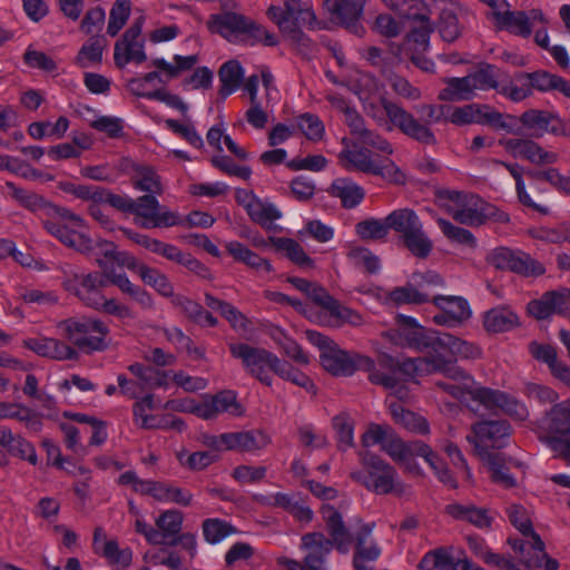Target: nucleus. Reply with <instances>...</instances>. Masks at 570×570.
Returning <instances> with one entry per match:
<instances>
[{"instance_id": "f257e3e1", "label": "nucleus", "mask_w": 570, "mask_h": 570, "mask_svg": "<svg viewBox=\"0 0 570 570\" xmlns=\"http://www.w3.org/2000/svg\"><path fill=\"white\" fill-rule=\"evenodd\" d=\"M6 187L19 205L39 215L50 235L80 253L92 248V242L86 235L85 220L79 215L48 202L41 195L20 188L12 181H7Z\"/></svg>"}, {"instance_id": "f03ea898", "label": "nucleus", "mask_w": 570, "mask_h": 570, "mask_svg": "<svg viewBox=\"0 0 570 570\" xmlns=\"http://www.w3.org/2000/svg\"><path fill=\"white\" fill-rule=\"evenodd\" d=\"M431 16L428 0H394V37L402 31L405 33L404 50L411 51L412 61L426 72L434 70V62L415 56V52L429 47L433 32Z\"/></svg>"}, {"instance_id": "7ed1b4c3", "label": "nucleus", "mask_w": 570, "mask_h": 570, "mask_svg": "<svg viewBox=\"0 0 570 570\" xmlns=\"http://www.w3.org/2000/svg\"><path fill=\"white\" fill-rule=\"evenodd\" d=\"M57 327L85 353L100 352L108 347V325L98 318L70 317L59 322Z\"/></svg>"}, {"instance_id": "20e7f679", "label": "nucleus", "mask_w": 570, "mask_h": 570, "mask_svg": "<svg viewBox=\"0 0 570 570\" xmlns=\"http://www.w3.org/2000/svg\"><path fill=\"white\" fill-rule=\"evenodd\" d=\"M306 336L308 342L320 350L323 368L335 376H351L358 364L371 363L367 357L342 350L332 338L317 331H306Z\"/></svg>"}, {"instance_id": "39448f33", "label": "nucleus", "mask_w": 570, "mask_h": 570, "mask_svg": "<svg viewBox=\"0 0 570 570\" xmlns=\"http://www.w3.org/2000/svg\"><path fill=\"white\" fill-rule=\"evenodd\" d=\"M511 425L505 420H484L476 422L466 435V441L473 445L479 459L501 454L491 450L505 448L511 438Z\"/></svg>"}, {"instance_id": "423d86ee", "label": "nucleus", "mask_w": 570, "mask_h": 570, "mask_svg": "<svg viewBox=\"0 0 570 570\" xmlns=\"http://www.w3.org/2000/svg\"><path fill=\"white\" fill-rule=\"evenodd\" d=\"M230 354L239 358L245 370L263 384L271 386L273 383L269 371L275 373L281 358L274 353L245 343L229 344Z\"/></svg>"}, {"instance_id": "0eeeda50", "label": "nucleus", "mask_w": 570, "mask_h": 570, "mask_svg": "<svg viewBox=\"0 0 570 570\" xmlns=\"http://www.w3.org/2000/svg\"><path fill=\"white\" fill-rule=\"evenodd\" d=\"M452 217L455 222L472 227L484 225L488 220L500 224L510 222L507 213L472 193L466 194Z\"/></svg>"}, {"instance_id": "6e6552de", "label": "nucleus", "mask_w": 570, "mask_h": 570, "mask_svg": "<svg viewBox=\"0 0 570 570\" xmlns=\"http://www.w3.org/2000/svg\"><path fill=\"white\" fill-rule=\"evenodd\" d=\"M158 195L146 194L134 198L131 213L135 223L144 228L173 227L180 224L179 214L160 205Z\"/></svg>"}, {"instance_id": "1a4fd4ad", "label": "nucleus", "mask_w": 570, "mask_h": 570, "mask_svg": "<svg viewBox=\"0 0 570 570\" xmlns=\"http://www.w3.org/2000/svg\"><path fill=\"white\" fill-rule=\"evenodd\" d=\"M394 345L413 348L417 352H433L439 331L425 328L414 317L404 314L394 316Z\"/></svg>"}, {"instance_id": "9d476101", "label": "nucleus", "mask_w": 570, "mask_h": 570, "mask_svg": "<svg viewBox=\"0 0 570 570\" xmlns=\"http://www.w3.org/2000/svg\"><path fill=\"white\" fill-rule=\"evenodd\" d=\"M507 118L514 119L513 116L504 115L489 105L450 106L449 122L456 126L478 124L511 131L510 125L505 121Z\"/></svg>"}, {"instance_id": "9b49d317", "label": "nucleus", "mask_w": 570, "mask_h": 570, "mask_svg": "<svg viewBox=\"0 0 570 570\" xmlns=\"http://www.w3.org/2000/svg\"><path fill=\"white\" fill-rule=\"evenodd\" d=\"M266 14L284 36L297 26L313 28L316 23V14L313 8L302 0H286L283 6H269Z\"/></svg>"}, {"instance_id": "f8f14e48", "label": "nucleus", "mask_w": 570, "mask_h": 570, "mask_svg": "<svg viewBox=\"0 0 570 570\" xmlns=\"http://www.w3.org/2000/svg\"><path fill=\"white\" fill-rule=\"evenodd\" d=\"M487 262L497 269L509 271L524 277H537L546 273V267L522 250L508 247L494 248L487 257Z\"/></svg>"}, {"instance_id": "ddd939ff", "label": "nucleus", "mask_w": 570, "mask_h": 570, "mask_svg": "<svg viewBox=\"0 0 570 570\" xmlns=\"http://www.w3.org/2000/svg\"><path fill=\"white\" fill-rule=\"evenodd\" d=\"M397 372L404 376L405 381L416 382L419 376L441 373L458 377L461 372L458 368H448L445 356L443 354L428 353L424 356L406 357L394 364V373Z\"/></svg>"}, {"instance_id": "4468645a", "label": "nucleus", "mask_w": 570, "mask_h": 570, "mask_svg": "<svg viewBox=\"0 0 570 570\" xmlns=\"http://www.w3.org/2000/svg\"><path fill=\"white\" fill-rule=\"evenodd\" d=\"M362 462L365 470L351 472V478L377 494L390 493L392 491V469L390 465L370 452L362 455Z\"/></svg>"}, {"instance_id": "2eb2a0df", "label": "nucleus", "mask_w": 570, "mask_h": 570, "mask_svg": "<svg viewBox=\"0 0 570 570\" xmlns=\"http://www.w3.org/2000/svg\"><path fill=\"white\" fill-rule=\"evenodd\" d=\"M431 302L439 309V313L432 317V322L438 326L455 328L463 325L472 316L470 304L462 296L435 295Z\"/></svg>"}, {"instance_id": "dca6fc26", "label": "nucleus", "mask_w": 570, "mask_h": 570, "mask_svg": "<svg viewBox=\"0 0 570 570\" xmlns=\"http://www.w3.org/2000/svg\"><path fill=\"white\" fill-rule=\"evenodd\" d=\"M116 168L121 174L130 177L132 187L136 190L153 195H161L164 193L161 177L155 167L136 161L130 157H121L117 161Z\"/></svg>"}, {"instance_id": "f3484780", "label": "nucleus", "mask_w": 570, "mask_h": 570, "mask_svg": "<svg viewBox=\"0 0 570 570\" xmlns=\"http://www.w3.org/2000/svg\"><path fill=\"white\" fill-rule=\"evenodd\" d=\"M519 120L534 138H540L547 132L570 137V124H564L556 114L547 110L529 109L520 116Z\"/></svg>"}, {"instance_id": "a211bd4d", "label": "nucleus", "mask_w": 570, "mask_h": 570, "mask_svg": "<svg viewBox=\"0 0 570 570\" xmlns=\"http://www.w3.org/2000/svg\"><path fill=\"white\" fill-rule=\"evenodd\" d=\"M142 30V20H136L115 43L114 59L118 67L122 68L129 62L141 63L146 61L144 41L139 40Z\"/></svg>"}, {"instance_id": "6ab92c4d", "label": "nucleus", "mask_w": 570, "mask_h": 570, "mask_svg": "<svg viewBox=\"0 0 570 570\" xmlns=\"http://www.w3.org/2000/svg\"><path fill=\"white\" fill-rule=\"evenodd\" d=\"M434 354H449L446 360L458 364V361H475L482 357L483 351L481 346L474 342L463 340L451 333L439 332Z\"/></svg>"}, {"instance_id": "aec40b11", "label": "nucleus", "mask_w": 570, "mask_h": 570, "mask_svg": "<svg viewBox=\"0 0 570 570\" xmlns=\"http://www.w3.org/2000/svg\"><path fill=\"white\" fill-rule=\"evenodd\" d=\"M110 282L106 275L98 273H89L81 275H73L65 282L66 288L72 292L83 304L94 308L98 306L101 301V289Z\"/></svg>"}, {"instance_id": "412c9836", "label": "nucleus", "mask_w": 570, "mask_h": 570, "mask_svg": "<svg viewBox=\"0 0 570 570\" xmlns=\"http://www.w3.org/2000/svg\"><path fill=\"white\" fill-rule=\"evenodd\" d=\"M537 23H547V19L541 10L532 9L530 11H511L508 9L505 12L499 14V19L494 24L498 29L507 30L512 35L528 38L532 33V27Z\"/></svg>"}, {"instance_id": "4be33fe9", "label": "nucleus", "mask_w": 570, "mask_h": 570, "mask_svg": "<svg viewBox=\"0 0 570 570\" xmlns=\"http://www.w3.org/2000/svg\"><path fill=\"white\" fill-rule=\"evenodd\" d=\"M448 368H458L461 374L458 377H452L450 375H444L446 379L453 381L454 383H449L444 381H436L435 387L445 392L450 396L459 401H465L468 397L473 402L479 404L478 392L484 390L483 386H480L473 379V376L468 373L463 367L454 362L446 360Z\"/></svg>"}, {"instance_id": "5701e85b", "label": "nucleus", "mask_w": 570, "mask_h": 570, "mask_svg": "<svg viewBox=\"0 0 570 570\" xmlns=\"http://www.w3.org/2000/svg\"><path fill=\"white\" fill-rule=\"evenodd\" d=\"M500 144L514 158H522L538 166L553 165L559 159L557 153L548 151L530 139L510 138L500 140Z\"/></svg>"}, {"instance_id": "b1692460", "label": "nucleus", "mask_w": 570, "mask_h": 570, "mask_svg": "<svg viewBox=\"0 0 570 570\" xmlns=\"http://www.w3.org/2000/svg\"><path fill=\"white\" fill-rule=\"evenodd\" d=\"M268 443L269 438L259 430L223 433L213 442L217 449L239 452H254Z\"/></svg>"}, {"instance_id": "393cba45", "label": "nucleus", "mask_w": 570, "mask_h": 570, "mask_svg": "<svg viewBox=\"0 0 570 570\" xmlns=\"http://www.w3.org/2000/svg\"><path fill=\"white\" fill-rule=\"evenodd\" d=\"M569 289L549 291L538 299L528 303V313L537 320H546L552 314L569 315Z\"/></svg>"}, {"instance_id": "a878e982", "label": "nucleus", "mask_w": 570, "mask_h": 570, "mask_svg": "<svg viewBox=\"0 0 570 570\" xmlns=\"http://www.w3.org/2000/svg\"><path fill=\"white\" fill-rule=\"evenodd\" d=\"M476 395L479 396V406L487 410H501L519 421H524L529 416V411L523 403L501 391L484 387Z\"/></svg>"}, {"instance_id": "bb28decb", "label": "nucleus", "mask_w": 570, "mask_h": 570, "mask_svg": "<svg viewBox=\"0 0 570 570\" xmlns=\"http://www.w3.org/2000/svg\"><path fill=\"white\" fill-rule=\"evenodd\" d=\"M228 413L234 416H242L244 407L237 401V394L232 390H223L214 395L203 396V420H213Z\"/></svg>"}, {"instance_id": "cd10ccee", "label": "nucleus", "mask_w": 570, "mask_h": 570, "mask_svg": "<svg viewBox=\"0 0 570 570\" xmlns=\"http://www.w3.org/2000/svg\"><path fill=\"white\" fill-rule=\"evenodd\" d=\"M23 345L41 357L56 361H72L78 357L75 347L53 337L38 336L27 338L23 341Z\"/></svg>"}, {"instance_id": "c85d7f7f", "label": "nucleus", "mask_w": 570, "mask_h": 570, "mask_svg": "<svg viewBox=\"0 0 570 570\" xmlns=\"http://www.w3.org/2000/svg\"><path fill=\"white\" fill-rule=\"evenodd\" d=\"M302 548L306 551L307 570H327L326 558L333 548L330 539L320 532L307 533L302 538Z\"/></svg>"}, {"instance_id": "c756f323", "label": "nucleus", "mask_w": 570, "mask_h": 570, "mask_svg": "<svg viewBox=\"0 0 570 570\" xmlns=\"http://www.w3.org/2000/svg\"><path fill=\"white\" fill-rule=\"evenodd\" d=\"M340 163L346 170H358L374 175H384L387 168L382 161L372 156L371 151L363 147L346 148L340 153Z\"/></svg>"}, {"instance_id": "7c9ffc66", "label": "nucleus", "mask_w": 570, "mask_h": 570, "mask_svg": "<svg viewBox=\"0 0 570 570\" xmlns=\"http://www.w3.org/2000/svg\"><path fill=\"white\" fill-rule=\"evenodd\" d=\"M208 29L230 42H237L245 36L247 19L234 12L214 14L208 20Z\"/></svg>"}, {"instance_id": "2f4dec72", "label": "nucleus", "mask_w": 570, "mask_h": 570, "mask_svg": "<svg viewBox=\"0 0 570 570\" xmlns=\"http://www.w3.org/2000/svg\"><path fill=\"white\" fill-rule=\"evenodd\" d=\"M0 448L9 455L24 460L31 465L38 464L35 445L21 434L13 433L8 426H0Z\"/></svg>"}, {"instance_id": "473e14b6", "label": "nucleus", "mask_w": 570, "mask_h": 570, "mask_svg": "<svg viewBox=\"0 0 570 570\" xmlns=\"http://www.w3.org/2000/svg\"><path fill=\"white\" fill-rule=\"evenodd\" d=\"M482 324L488 333L499 334L517 328L520 318L509 305H498L484 312Z\"/></svg>"}, {"instance_id": "72a5a7b5", "label": "nucleus", "mask_w": 570, "mask_h": 570, "mask_svg": "<svg viewBox=\"0 0 570 570\" xmlns=\"http://www.w3.org/2000/svg\"><path fill=\"white\" fill-rule=\"evenodd\" d=\"M92 248L86 254L91 253L96 247L104 254V258H97V263L102 261L109 268H112L116 273H118L114 266L117 264L120 267H126L127 269L135 272L139 275L140 268L145 267V264L138 262V259L129 254L128 252H117L116 245L111 242L99 240L95 243L92 239Z\"/></svg>"}, {"instance_id": "f704fd0d", "label": "nucleus", "mask_w": 570, "mask_h": 570, "mask_svg": "<svg viewBox=\"0 0 570 570\" xmlns=\"http://www.w3.org/2000/svg\"><path fill=\"white\" fill-rule=\"evenodd\" d=\"M99 266L105 273L106 277L110 281V283L116 285L122 293L129 295L142 308H153L154 299L146 289L132 284L125 273H116L112 268H109L102 261H99Z\"/></svg>"}, {"instance_id": "c9c22d12", "label": "nucleus", "mask_w": 570, "mask_h": 570, "mask_svg": "<svg viewBox=\"0 0 570 570\" xmlns=\"http://www.w3.org/2000/svg\"><path fill=\"white\" fill-rule=\"evenodd\" d=\"M364 0H336L331 16L350 31L362 35L363 27L360 19L364 11Z\"/></svg>"}, {"instance_id": "e433bc0d", "label": "nucleus", "mask_w": 570, "mask_h": 570, "mask_svg": "<svg viewBox=\"0 0 570 570\" xmlns=\"http://www.w3.org/2000/svg\"><path fill=\"white\" fill-rule=\"evenodd\" d=\"M424 451H426V444L420 441L405 442L394 438V461L397 462L405 473L412 475L421 474V469L415 459L416 456H422Z\"/></svg>"}, {"instance_id": "4c0bfd02", "label": "nucleus", "mask_w": 570, "mask_h": 570, "mask_svg": "<svg viewBox=\"0 0 570 570\" xmlns=\"http://www.w3.org/2000/svg\"><path fill=\"white\" fill-rule=\"evenodd\" d=\"M226 252L235 262L242 263L256 271L258 274H269L274 271L272 263L253 252L249 247L238 240H230L225 244Z\"/></svg>"}, {"instance_id": "58836bf2", "label": "nucleus", "mask_w": 570, "mask_h": 570, "mask_svg": "<svg viewBox=\"0 0 570 570\" xmlns=\"http://www.w3.org/2000/svg\"><path fill=\"white\" fill-rule=\"evenodd\" d=\"M394 126H397L406 136L426 145L435 144L434 134L419 122L411 114L394 104Z\"/></svg>"}, {"instance_id": "ea45409f", "label": "nucleus", "mask_w": 570, "mask_h": 570, "mask_svg": "<svg viewBox=\"0 0 570 570\" xmlns=\"http://www.w3.org/2000/svg\"><path fill=\"white\" fill-rule=\"evenodd\" d=\"M445 512L453 519L469 522L479 529H489L493 521L488 509L479 508L472 503L453 502L445 507Z\"/></svg>"}, {"instance_id": "a19ab883", "label": "nucleus", "mask_w": 570, "mask_h": 570, "mask_svg": "<svg viewBox=\"0 0 570 570\" xmlns=\"http://www.w3.org/2000/svg\"><path fill=\"white\" fill-rule=\"evenodd\" d=\"M371 528L356 538L353 567L355 570H373V563L381 554V549L370 539Z\"/></svg>"}, {"instance_id": "79ce46f5", "label": "nucleus", "mask_w": 570, "mask_h": 570, "mask_svg": "<svg viewBox=\"0 0 570 570\" xmlns=\"http://www.w3.org/2000/svg\"><path fill=\"white\" fill-rule=\"evenodd\" d=\"M544 429L550 436H566L570 434V399L554 404L543 417Z\"/></svg>"}, {"instance_id": "37998d69", "label": "nucleus", "mask_w": 570, "mask_h": 570, "mask_svg": "<svg viewBox=\"0 0 570 570\" xmlns=\"http://www.w3.org/2000/svg\"><path fill=\"white\" fill-rule=\"evenodd\" d=\"M480 460L489 469L491 473V480L494 483L507 489L517 485L515 479L509 473V466H519L520 463H518V461L511 458H507L503 453L497 455H488Z\"/></svg>"}, {"instance_id": "c03bdc74", "label": "nucleus", "mask_w": 570, "mask_h": 570, "mask_svg": "<svg viewBox=\"0 0 570 570\" xmlns=\"http://www.w3.org/2000/svg\"><path fill=\"white\" fill-rule=\"evenodd\" d=\"M444 83L445 88L438 96L442 101H464L472 99L475 95V82L471 75L462 78H446Z\"/></svg>"}, {"instance_id": "a18cd8bd", "label": "nucleus", "mask_w": 570, "mask_h": 570, "mask_svg": "<svg viewBox=\"0 0 570 570\" xmlns=\"http://www.w3.org/2000/svg\"><path fill=\"white\" fill-rule=\"evenodd\" d=\"M331 195L340 198L344 208L352 209L363 202L365 190L350 178H336L331 185Z\"/></svg>"}, {"instance_id": "49530a36", "label": "nucleus", "mask_w": 570, "mask_h": 570, "mask_svg": "<svg viewBox=\"0 0 570 570\" xmlns=\"http://www.w3.org/2000/svg\"><path fill=\"white\" fill-rule=\"evenodd\" d=\"M323 515L332 537L331 541L335 543L340 552L346 553L351 544V537L344 525L341 513L335 508L326 505L323 509Z\"/></svg>"}, {"instance_id": "de8ad7c7", "label": "nucleus", "mask_w": 570, "mask_h": 570, "mask_svg": "<svg viewBox=\"0 0 570 570\" xmlns=\"http://www.w3.org/2000/svg\"><path fill=\"white\" fill-rule=\"evenodd\" d=\"M499 94L513 102H520L533 95L529 72H517L512 78L504 76Z\"/></svg>"}, {"instance_id": "09e8293b", "label": "nucleus", "mask_w": 570, "mask_h": 570, "mask_svg": "<svg viewBox=\"0 0 570 570\" xmlns=\"http://www.w3.org/2000/svg\"><path fill=\"white\" fill-rule=\"evenodd\" d=\"M244 68L237 60H229L222 65L218 77L220 81L219 96L226 99L234 94L244 79Z\"/></svg>"}, {"instance_id": "8fccbe9b", "label": "nucleus", "mask_w": 570, "mask_h": 570, "mask_svg": "<svg viewBox=\"0 0 570 570\" xmlns=\"http://www.w3.org/2000/svg\"><path fill=\"white\" fill-rule=\"evenodd\" d=\"M392 228V214L383 219L367 218L355 225L356 235L363 240H377L386 237Z\"/></svg>"}, {"instance_id": "3c124183", "label": "nucleus", "mask_w": 570, "mask_h": 570, "mask_svg": "<svg viewBox=\"0 0 570 570\" xmlns=\"http://www.w3.org/2000/svg\"><path fill=\"white\" fill-rule=\"evenodd\" d=\"M404 247L416 258L425 259L433 250V242L423 230V225L401 238Z\"/></svg>"}, {"instance_id": "603ef678", "label": "nucleus", "mask_w": 570, "mask_h": 570, "mask_svg": "<svg viewBox=\"0 0 570 570\" xmlns=\"http://www.w3.org/2000/svg\"><path fill=\"white\" fill-rule=\"evenodd\" d=\"M107 42L104 36H92L80 48L76 58L77 63L81 68H89L94 65L100 63Z\"/></svg>"}, {"instance_id": "864d4df0", "label": "nucleus", "mask_w": 570, "mask_h": 570, "mask_svg": "<svg viewBox=\"0 0 570 570\" xmlns=\"http://www.w3.org/2000/svg\"><path fill=\"white\" fill-rule=\"evenodd\" d=\"M272 244L301 267L312 268L314 261L306 254L299 243L287 237H272Z\"/></svg>"}, {"instance_id": "5fc2aeb1", "label": "nucleus", "mask_w": 570, "mask_h": 570, "mask_svg": "<svg viewBox=\"0 0 570 570\" xmlns=\"http://www.w3.org/2000/svg\"><path fill=\"white\" fill-rule=\"evenodd\" d=\"M153 253L161 255L169 261L181 264L190 271L198 272L205 269L204 265L191 255L185 254L177 246L164 243L159 239H157V245H155V248H153Z\"/></svg>"}, {"instance_id": "6e6d98bb", "label": "nucleus", "mask_w": 570, "mask_h": 570, "mask_svg": "<svg viewBox=\"0 0 570 570\" xmlns=\"http://www.w3.org/2000/svg\"><path fill=\"white\" fill-rule=\"evenodd\" d=\"M198 58L195 55L190 56H174V62H168L164 58H156L153 60V66L158 68L168 79L177 78L181 72L193 69L197 63Z\"/></svg>"}, {"instance_id": "4d7b16f0", "label": "nucleus", "mask_w": 570, "mask_h": 570, "mask_svg": "<svg viewBox=\"0 0 570 570\" xmlns=\"http://www.w3.org/2000/svg\"><path fill=\"white\" fill-rule=\"evenodd\" d=\"M108 562L118 570L128 568L132 560V551L129 548L120 549L117 540L104 541L99 552Z\"/></svg>"}, {"instance_id": "13d9d810", "label": "nucleus", "mask_w": 570, "mask_h": 570, "mask_svg": "<svg viewBox=\"0 0 570 570\" xmlns=\"http://www.w3.org/2000/svg\"><path fill=\"white\" fill-rule=\"evenodd\" d=\"M136 403L132 407L134 421L142 429H156L159 428L157 416L150 414L154 409V396L153 394H146L141 399H136Z\"/></svg>"}, {"instance_id": "bf43d9fd", "label": "nucleus", "mask_w": 570, "mask_h": 570, "mask_svg": "<svg viewBox=\"0 0 570 570\" xmlns=\"http://www.w3.org/2000/svg\"><path fill=\"white\" fill-rule=\"evenodd\" d=\"M389 347L384 350L376 343V351L379 354V363L383 367V372L379 368L374 367L370 373V381L373 384L382 385L383 387L390 390L392 389V356L389 352Z\"/></svg>"}, {"instance_id": "052dcab7", "label": "nucleus", "mask_w": 570, "mask_h": 570, "mask_svg": "<svg viewBox=\"0 0 570 570\" xmlns=\"http://www.w3.org/2000/svg\"><path fill=\"white\" fill-rule=\"evenodd\" d=\"M533 550V556L530 558H523L522 563L529 568L544 567L547 570H558L559 562L556 559L550 558L544 550V542L538 533H533V542L530 543Z\"/></svg>"}, {"instance_id": "680f3d73", "label": "nucleus", "mask_w": 570, "mask_h": 570, "mask_svg": "<svg viewBox=\"0 0 570 570\" xmlns=\"http://www.w3.org/2000/svg\"><path fill=\"white\" fill-rule=\"evenodd\" d=\"M275 374L285 381H289L291 383L303 387L308 393H316V386L314 382L305 373L295 368L292 364L284 360L279 361L277 368H275Z\"/></svg>"}, {"instance_id": "e2e57ef3", "label": "nucleus", "mask_w": 570, "mask_h": 570, "mask_svg": "<svg viewBox=\"0 0 570 570\" xmlns=\"http://www.w3.org/2000/svg\"><path fill=\"white\" fill-rule=\"evenodd\" d=\"M529 77L531 80L532 91L538 90L540 92H548L557 90L562 94L567 82V79L546 70L529 72Z\"/></svg>"}, {"instance_id": "0e129e2a", "label": "nucleus", "mask_w": 570, "mask_h": 570, "mask_svg": "<svg viewBox=\"0 0 570 570\" xmlns=\"http://www.w3.org/2000/svg\"><path fill=\"white\" fill-rule=\"evenodd\" d=\"M139 276L145 284L153 287L159 295L165 297L173 296L174 286L160 271L146 265L140 268Z\"/></svg>"}, {"instance_id": "69168bd1", "label": "nucleus", "mask_w": 570, "mask_h": 570, "mask_svg": "<svg viewBox=\"0 0 570 570\" xmlns=\"http://www.w3.org/2000/svg\"><path fill=\"white\" fill-rule=\"evenodd\" d=\"M247 212L250 219L263 227H269L275 220L282 217L281 210L272 203L262 202L257 198Z\"/></svg>"}, {"instance_id": "338daca9", "label": "nucleus", "mask_w": 570, "mask_h": 570, "mask_svg": "<svg viewBox=\"0 0 570 570\" xmlns=\"http://www.w3.org/2000/svg\"><path fill=\"white\" fill-rule=\"evenodd\" d=\"M471 76L475 82V91L495 89L499 92V89H502L504 77L492 65H485Z\"/></svg>"}, {"instance_id": "774afa93", "label": "nucleus", "mask_w": 570, "mask_h": 570, "mask_svg": "<svg viewBox=\"0 0 570 570\" xmlns=\"http://www.w3.org/2000/svg\"><path fill=\"white\" fill-rule=\"evenodd\" d=\"M422 458L433 470L435 476L438 478V480L440 482H442L444 485L449 487L450 489L458 488V482L453 478L452 473L450 472L446 463L436 453H434L428 445H426V451L422 452Z\"/></svg>"}]
</instances>
